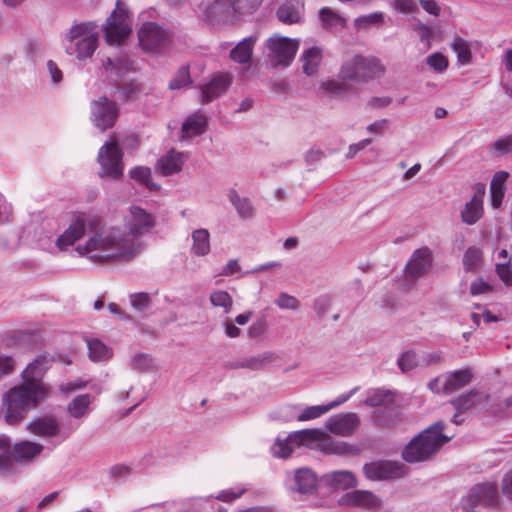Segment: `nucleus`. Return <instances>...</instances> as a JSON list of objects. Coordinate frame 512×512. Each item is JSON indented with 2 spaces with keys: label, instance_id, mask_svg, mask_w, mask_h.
I'll use <instances>...</instances> for the list:
<instances>
[{
  "label": "nucleus",
  "instance_id": "obj_56",
  "mask_svg": "<svg viewBox=\"0 0 512 512\" xmlns=\"http://www.w3.org/2000/svg\"><path fill=\"white\" fill-rule=\"evenodd\" d=\"M268 328L267 320L265 317H261L255 322L252 323V325L248 329V335L250 338L254 339L261 335H263Z\"/></svg>",
  "mask_w": 512,
  "mask_h": 512
},
{
  "label": "nucleus",
  "instance_id": "obj_19",
  "mask_svg": "<svg viewBox=\"0 0 512 512\" xmlns=\"http://www.w3.org/2000/svg\"><path fill=\"white\" fill-rule=\"evenodd\" d=\"M318 477L309 468H299L295 471L289 488L293 492L311 495L317 491Z\"/></svg>",
  "mask_w": 512,
  "mask_h": 512
},
{
  "label": "nucleus",
  "instance_id": "obj_53",
  "mask_svg": "<svg viewBox=\"0 0 512 512\" xmlns=\"http://www.w3.org/2000/svg\"><path fill=\"white\" fill-rule=\"evenodd\" d=\"M275 304L281 309L296 310L298 309L300 302L296 297L285 292H281L275 300Z\"/></svg>",
  "mask_w": 512,
  "mask_h": 512
},
{
  "label": "nucleus",
  "instance_id": "obj_21",
  "mask_svg": "<svg viewBox=\"0 0 512 512\" xmlns=\"http://www.w3.org/2000/svg\"><path fill=\"white\" fill-rule=\"evenodd\" d=\"M86 229V221L83 215H78L69 227L57 239V246L60 250L67 249L79 240Z\"/></svg>",
  "mask_w": 512,
  "mask_h": 512
},
{
  "label": "nucleus",
  "instance_id": "obj_28",
  "mask_svg": "<svg viewBox=\"0 0 512 512\" xmlns=\"http://www.w3.org/2000/svg\"><path fill=\"white\" fill-rule=\"evenodd\" d=\"M255 42L256 38L251 36L243 39L230 51V58L240 64L248 63L251 59Z\"/></svg>",
  "mask_w": 512,
  "mask_h": 512
},
{
  "label": "nucleus",
  "instance_id": "obj_37",
  "mask_svg": "<svg viewBox=\"0 0 512 512\" xmlns=\"http://www.w3.org/2000/svg\"><path fill=\"white\" fill-rule=\"evenodd\" d=\"M97 25L93 21L82 22L79 24H75L71 27L68 33V39L70 42H74L75 40L82 39L90 34H98L95 32Z\"/></svg>",
  "mask_w": 512,
  "mask_h": 512
},
{
  "label": "nucleus",
  "instance_id": "obj_45",
  "mask_svg": "<svg viewBox=\"0 0 512 512\" xmlns=\"http://www.w3.org/2000/svg\"><path fill=\"white\" fill-rule=\"evenodd\" d=\"M398 366L404 373L413 370L420 364L418 355L413 350L403 352L398 358Z\"/></svg>",
  "mask_w": 512,
  "mask_h": 512
},
{
  "label": "nucleus",
  "instance_id": "obj_18",
  "mask_svg": "<svg viewBox=\"0 0 512 512\" xmlns=\"http://www.w3.org/2000/svg\"><path fill=\"white\" fill-rule=\"evenodd\" d=\"M341 505L377 510L382 507L381 499L367 490H354L345 493L340 499Z\"/></svg>",
  "mask_w": 512,
  "mask_h": 512
},
{
  "label": "nucleus",
  "instance_id": "obj_54",
  "mask_svg": "<svg viewBox=\"0 0 512 512\" xmlns=\"http://www.w3.org/2000/svg\"><path fill=\"white\" fill-rule=\"evenodd\" d=\"M427 64L436 72H443L448 67V59L441 53H433L426 59Z\"/></svg>",
  "mask_w": 512,
  "mask_h": 512
},
{
  "label": "nucleus",
  "instance_id": "obj_47",
  "mask_svg": "<svg viewBox=\"0 0 512 512\" xmlns=\"http://www.w3.org/2000/svg\"><path fill=\"white\" fill-rule=\"evenodd\" d=\"M481 250L476 247H469L463 256L464 269L467 271H474L477 269L481 262Z\"/></svg>",
  "mask_w": 512,
  "mask_h": 512
},
{
  "label": "nucleus",
  "instance_id": "obj_41",
  "mask_svg": "<svg viewBox=\"0 0 512 512\" xmlns=\"http://www.w3.org/2000/svg\"><path fill=\"white\" fill-rule=\"evenodd\" d=\"M346 19L328 7H322V27L326 28H344Z\"/></svg>",
  "mask_w": 512,
  "mask_h": 512
},
{
  "label": "nucleus",
  "instance_id": "obj_15",
  "mask_svg": "<svg viewBox=\"0 0 512 512\" xmlns=\"http://www.w3.org/2000/svg\"><path fill=\"white\" fill-rule=\"evenodd\" d=\"M432 262V253L428 247L415 250L405 266V279L415 280L424 276L432 267Z\"/></svg>",
  "mask_w": 512,
  "mask_h": 512
},
{
  "label": "nucleus",
  "instance_id": "obj_25",
  "mask_svg": "<svg viewBox=\"0 0 512 512\" xmlns=\"http://www.w3.org/2000/svg\"><path fill=\"white\" fill-rule=\"evenodd\" d=\"M71 43L73 44V53L76 55V57L79 60H85L87 58H90L94 54L98 46V34H90L86 37H83L82 39L75 40ZM71 49L72 46L68 47L69 53L72 54V52L70 51Z\"/></svg>",
  "mask_w": 512,
  "mask_h": 512
},
{
  "label": "nucleus",
  "instance_id": "obj_27",
  "mask_svg": "<svg viewBox=\"0 0 512 512\" xmlns=\"http://www.w3.org/2000/svg\"><path fill=\"white\" fill-rule=\"evenodd\" d=\"M303 73L307 76H314L320 69V47L313 46L306 49L301 57Z\"/></svg>",
  "mask_w": 512,
  "mask_h": 512
},
{
  "label": "nucleus",
  "instance_id": "obj_20",
  "mask_svg": "<svg viewBox=\"0 0 512 512\" xmlns=\"http://www.w3.org/2000/svg\"><path fill=\"white\" fill-rule=\"evenodd\" d=\"M232 83L229 73L216 74L207 84L201 86L202 103H209L223 95Z\"/></svg>",
  "mask_w": 512,
  "mask_h": 512
},
{
  "label": "nucleus",
  "instance_id": "obj_31",
  "mask_svg": "<svg viewBox=\"0 0 512 512\" xmlns=\"http://www.w3.org/2000/svg\"><path fill=\"white\" fill-rule=\"evenodd\" d=\"M13 470V453L11 439L4 434L0 435V473L6 474Z\"/></svg>",
  "mask_w": 512,
  "mask_h": 512
},
{
  "label": "nucleus",
  "instance_id": "obj_49",
  "mask_svg": "<svg viewBox=\"0 0 512 512\" xmlns=\"http://www.w3.org/2000/svg\"><path fill=\"white\" fill-rule=\"evenodd\" d=\"M263 0H231L232 8L240 14L253 13Z\"/></svg>",
  "mask_w": 512,
  "mask_h": 512
},
{
  "label": "nucleus",
  "instance_id": "obj_35",
  "mask_svg": "<svg viewBox=\"0 0 512 512\" xmlns=\"http://www.w3.org/2000/svg\"><path fill=\"white\" fill-rule=\"evenodd\" d=\"M451 48L457 56V61L461 65L470 63L472 54L469 43L461 37H455L451 42Z\"/></svg>",
  "mask_w": 512,
  "mask_h": 512
},
{
  "label": "nucleus",
  "instance_id": "obj_42",
  "mask_svg": "<svg viewBox=\"0 0 512 512\" xmlns=\"http://www.w3.org/2000/svg\"><path fill=\"white\" fill-rule=\"evenodd\" d=\"M483 215V205L467 202L461 212V219L467 225L475 224Z\"/></svg>",
  "mask_w": 512,
  "mask_h": 512
},
{
  "label": "nucleus",
  "instance_id": "obj_6",
  "mask_svg": "<svg viewBox=\"0 0 512 512\" xmlns=\"http://www.w3.org/2000/svg\"><path fill=\"white\" fill-rule=\"evenodd\" d=\"M320 445V428L293 431L285 439L276 438L271 452L277 458H289L295 448H312Z\"/></svg>",
  "mask_w": 512,
  "mask_h": 512
},
{
  "label": "nucleus",
  "instance_id": "obj_64",
  "mask_svg": "<svg viewBox=\"0 0 512 512\" xmlns=\"http://www.w3.org/2000/svg\"><path fill=\"white\" fill-rule=\"evenodd\" d=\"M508 177H509V174L506 171L496 172L491 180L490 187H492V185L495 184V188L497 190L505 191V183H506Z\"/></svg>",
  "mask_w": 512,
  "mask_h": 512
},
{
  "label": "nucleus",
  "instance_id": "obj_9",
  "mask_svg": "<svg viewBox=\"0 0 512 512\" xmlns=\"http://www.w3.org/2000/svg\"><path fill=\"white\" fill-rule=\"evenodd\" d=\"M270 50V60L274 67H288L299 48V40L274 35L267 40Z\"/></svg>",
  "mask_w": 512,
  "mask_h": 512
},
{
  "label": "nucleus",
  "instance_id": "obj_13",
  "mask_svg": "<svg viewBox=\"0 0 512 512\" xmlns=\"http://www.w3.org/2000/svg\"><path fill=\"white\" fill-rule=\"evenodd\" d=\"M489 394L471 389L468 393L462 394L454 400L449 402V405L456 410V413L451 417V422L460 425L464 422V418L461 415L473 408L485 406L488 403Z\"/></svg>",
  "mask_w": 512,
  "mask_h": 512
},
{
  "label": "nucleus",
  "instance_id": "obj_1",
  "mask_svg": "<svg viewBox=\"0 0 512 512\" xmlns=\"http://www.w3.org/2000/svg\"><path fill=\"white\" fill-rule=\"evenodd\" d=\"M132 219L128 231L117 227L102 229L90 237L85 245H79L80 255H88L96 261L125 260L129 261L141 246L139 237L147 233L154 225V217L138 206L130 208Z\"/></svg>",
  "mask_w": 512,
  "mask_h": 512
},
{
  "label": "nucleus",
  "instance_id": "obj_36",
  "mask_svg": "<svg viewBox=\"0 0 512 512\" xmlns=\"http://www.w3.org/2000/svg\"><path fill=\"white\" fill-rule=\"evenodd\" d=\"M277 359L274 352L267 351L257 356L244 359V365L250 370H260Z\"/></svg>",
  "mask_w": 512,
  "mask_h": 512
},
{
  "label": "nucleus",
  "instance_id": "obj_34",
  "mask_svg": "<svg viewBox=\"0 0 512 512\" xmlns=\"http://www.w3.org/2000/svg\"><path fill=\"white\" fill-rule=\"evenodd\" d=\"M229 200L236 209L239 216L243 219H249L254 214V208L250 200L246 197L241 198L237 191L232 189L229 192Z\"/></svg>",
  "mask_w": 512,
  "mask_h": 512
},
{
  "label": "nucleus",
  "instance_id": "obj_57",
  "mask_svg": "<svg viewBox=\"0 0 512 512\" xmlns=\"http://www.w3.org/2000/svg\"><path fill=\"white\" fill-rule=\"evenodd\" d=\"M391 6L401 13H410L417 9V4L414 0H391Z\"/></svg>",
  "mask_w": 512,
  "mask_h": 512
},
{
  "label": "nucleus",
  "instance_id": "obj_48",
  "mask_svg": "<svg viewBox=\"0 0 512 512\" xmlns=\"http://www.w3.org/2000/svg\"><path fill=\"white\" fill-rule=\"evenodd\" d=\"M276 14L278 19L285 24H294L300 19L299 12L292 5H281Z\"/></svg>",
  "mask_w": 512,
  "mask_h": 512
},
{
  "label": "nucleus",
  "instance_id": "obj_63",
  "mask_svg": "<svg viewBox=\"0 0 512 512\" xmlns=\"http://www.w3.org/2000/svg\"><path fill=\"white\" fill-rule=\"evenodd\" d=\"M492 290V287L483 281V279H476L470 285V293L472 295H480Z\"/></svg>",
  "mask_w": 512,
  "mask_h": 512
},
{
  "label": "nucleus",
  "instance_id": "obj_5",
  "mask_svg": "<svg viewBox=\"0 0 512 512\" xmlns=\"http://www.w3.org/2000/svg\"><path fill=\"white\" fill-rule=\"evenodd\" d=\"M140 46L147 52L163 53L167 50H177V42L181 37L162 28L154 22L144 23L138 31Z\"/></svg>",
  "mask_w": 512,
  "mask_h": 512
},
{
  "label": "nucleus",
  "instance_id": "obj_24",
  "mask_svg": "<svg viewBox=\"0 0 512 512\" xmlns=\"http://www.w3.org/2000/svg\"><path fill=\"white\" fill-rule=\"evenodd\" d=\"M446 385L448 386L449 394H452L467 385H469L474 378V371L472 368H465L445 373Z\"/></svg>",
  "mask_w": 512,
  "mask_h": 512
},
{
  "label": "nucleus",
  "instance_id": "obj_43",
  "mask_svg": "<svg viewBox=\"0 0 512 512\" xmlns=\"http://www.w3.org/2000/svg\"><path fill=\"white\" fill-rule=\"evenodd\" d=\"M192 83L189 66L183 65L177 70L174 78L169 82V88L171 90H177L190 86Z\"/></svg>",
  "mask_w": 512,
  "mask_h": 512
},
{
  "label": "nucleus",
  "instance_id": "obj_59",
  "mask_svg": "<svg viewBox=\"0 0 512 512\" xmlns=\"http://www.w3.org/2000/svg\"><path fill=\"white\" fill-rule=\"evenodd\" d=\"M320 417V405L306 407L303 411L297 414L296 420L303 422Z\"/></svg>",
  "mask_w": 512,
  "mask_h": 512
},
{
  "label": "nucleus",
  "instance_id": "obj_11",
  "mask_svg": "<svg viewBox=\"0 0 512 512\" xmlns=\"http://www.w3.org/2000/svg\"><path fill=\"white\" fill-rule=\"evenodd\" d=\"M53 361H55V358L48 353L38 355L22 371V383L33 387H43L45 395L49 396L51 387L43 381V377Z\"/></svg>",
  "mask_w": 512,
  "mask_h": 512
},
{
  "label": "nucleus",
  "instance_id": "obj_30",
  "mask_svg": "<svg viewBox=\"0 0 512 512\" xmlns=\"http://www.w3.org/2000/svg\"><path fill=\"white\" fill-rule=\"evenodd\" d=\"M191 253L196 256H206L210 252V234L207 229H196L192 232Z\"/></svg>",
  "mask_w": 512,
  "mask_h": 512
},
{
  "label": "nucleus",
  "instance_id": "obj_51",
  "mask_svg": "<svg viewBox=\"0 0 512 512\" xmlns=\"http://www.w3.org/2000/svg\"><path fill=\"white\" fill-rule=\"evenodd\" d=\"M153 366V359L149 354L138 353L131 360V367L140 372H146Z\"/></svg>",
  "mask_w": 512,
  "mask_h": 512
},
{
  "label": "nucleus",
  "instance_id": "obj_8",
  "mask_svg": "<svg viewBox=\"0 0 512 512\" xmlns=\"http://www.w3.org/2000/svg\"><path fill=\"white\" fill-rule=\"evenodd\" d=\"M499 504L498 487L493 482L474 485L470 492L461 500V506L467 512H475L479 505L486 508H497Z\"/></svg>",
  "mask_w": 512,
  "mask_h": 512
},
{
  "label": "nucleus",
  "instance_id": "obj_33",
  "mask_svg": "<svg viewBox=\"0 0 512 512\" xmlns=\"http://www.w3.org/2000/svg\"><path fill=\"white\" fill-rule=\"evenodd\" d=\"M89 358L94 361H106L112 357V350L96 338L87 340Z\"/></svg>",
  "mask_w": 512,
  "mask_h": 512
},
{
  "label": "nucleus",
  "instance_id": "obj_23",
  "mask_svg": "<svg viewBox=\"0 0 512 512\" xmlns=\"http://www.w3.org/2000/svg\"><path fill=\"white\" fill-rule=\"evenodd\" d=\"M208 121L205 115L200 112L189 115L181 127L183 138H190L202 135L207 128Z\"/></svg>",
  "mask_w": 512,
  "mask_h": 512
},
{
  "label": "nucleus",
  "instance_id": "obj_60",
  "mask_svg": "<svg viewBox=\"0 0 512 512\" xmlns=\"http://www.w3.org/2000/svg\"><path fill=\"white\" fill-rule=\"evenodd\" d=\"M493 147L498 155H503L512 151V134L495 141Z\"/></svg>",
  "mask_w": 512,
  "mask_h": 512
},
{
  "label": "nucleus",
  "instance_id": "obj_50",
  "mask_svg": "<svg viewBox=\"0 0 512 512\" xmlns=\"http://www.w3.org/2000/svg\"><path fill=\"white\" fill-rule=\"evenodd\" d=\"M332 480L335 482L337 487L349 488L357 485L356 479L353 473L349 471H337L333 472Z\"/></svg>",
  "mask_w": 512,
  "mask_h": 512
},
{
  "label": "nucleus",
  "instance_id": "obj_10",
  "mask_svg": "<svg viewBox=\"0 0 512 512\" xmlns=\"http://www.w3.org/2000/svg\"><path fill=\"white\" fill-rule=\"evenodd\" d=\"M119 116L117 103L106 96L99 97L91 102L90 119L93 125L104 132L112 128Z\"/></svg>",
  "mask_w": 512,
  "mask_h": 512
},
{
  "label": "nucleus",
  "instance_id": "obj_3",
  "mask_svg": "<svg viewBox=\"0 0 512 512\" xmlns=\"http://www.w3.org/2000/svg\"><path fill=\"white\" fill-rule=\"evenodd\" d=\"M48 397L43 387L24 383L13 386L2 397L1 413L4 421L9 425L19 424Z\"/></svg>",
  "mask_w": 512,
  "mask_h": 512
},
{
  "label": "nucleus",
  "instance_id": "obj_32",
  "mask_svg": "<svg viewBox=\"0 0 512 512\" xmlns=\"http://www.w3.org/2000/svg\"><path fill=\"white\" fill-rule=\"evenodd\" d=\"M129 176L150 191H158L161 188L153 181L151 169L147 166L134 167L129 171Z\"/></svg>",
  "mask_w": 512,
  "mask_h": 512
},
{
  "label": "nucleus",
  "instance_id": "obj_14",
  "mask_svg": "<svg viewBox=\"0 0 512 512\" xmlns=\"http://www.w3.org/2000/svg\"><path fill=\"white\" fill-rule=\"evenodd\" d=\"M365 477L372 481L391 480L403 474V466L397 462L374 461L363 466Z\"/></svg>",
  "mask_w": 512,
  "mask_h": 512
},
{
  "label": "nucleus",
  "instance_id": "obj_7",
  "mask_svg": "<svg viewBox=\"0 0 512 512\" xmlns=\"http://www.w3.org/2000/svg\"><path fill=\"white\" fill-rule=\"evenodd\" d=\"M123 155L115 137L106 141L99 149L97 156L100 165L99 177L115 181L120 180L124 173Z\"/></svg>",
  "mask_w": 512,
  "mask_h": 512
},
{
  "label": "nucleus",
  "instance_id": "obj_17",
  "mask_svg": "<svg viewBox=\"0 0 512 512\" xmlns=\"http://www.w3.org/2000/svg\"><path fill=\"white\" fill-rule=\"evenodd\" d=\"M27 431L31 434L42 438H54L61 432V424L54 414H46L37 416L26 426Z\"/></svg>",
  "mask_w": 512,
  "mask_h": 512
},
{
  "label": "nucleus",
  "instance_id": "obj_46",
  "mask_svg": "<svg viewBox=\"0 0 512 512\" xmlns=\"http://www.w3.org/2000/svg\"><path fill=\"white\" fill-rule=\"evenodd\" d=\"M210 302L215 307H222L225 313L231 311L233 299L227 291L218 290L210 295Z\"/></svg>",
  "mask_w": 512,
  "mask_h": 512
},
{
  "label": "nucleus",
  "instance_id": "obj_62",
  "mask_svg": "<svg viewBox=\"0 0 512 512\" xmlns=\"http://www.w3.org/2000/svg\"><path fill=\"white\" fill-rule=\"evenodd\" d=\"M496 272L507 286H512V268L508 264H497Z\"/></svg>",
  "mask_w": 512,
  "mask_h": 512
},
{
  "label": "nucleus",
  "instance_id": "obj_55",
  "mask_svg": "<svg viewBox=\"0 0 512 512\" xmlns=\"http://www.w3.org/2000/svg\"><path fill=\"white\" fill-rule=\"evenodd\" d=\"M428 388L435 394H449L448 386L446 385L445 374L432 379L428 383Z\"/></svg>",
  "mask_w": 512,
  "mask_h": 512
},
{
  "label": "nucleus",
  "instance_id": "obj_52",
  "mask_svg": "<svg viewBox=\"0 0 512 512\" xmlns=\"http://www.w3.org/2000/svg\"><path fill=\"white\" fill-rule=\"evenodd\" d=\"M131 305L138 311H145L150 308L152 299L148 293L140 292L130 295Z\"/></svg>",
  "mask_w": 512,
  "mask_h": 512
},
{
  "label": "nucleus",
  "instance_id": "obj_39",
  "mask_svg": "<svg viewBox=\"0 0 512 512\" xmlns=\"http://www.w3.org/2000/svg\"><path fill=\"white\" fill-rule=\"evenodd\" d=\"M122 99L126 101H135L139 98L143 87L137 81H129L120 83L118 86Z\"/></svg>",
  "mask_w": 512,
  "mask_h": 512
},
{
  "label": "nucleus",
  "instance_id": "obj_16",
  "mask_svg": "<svg viewBox=\"0 0 512 512\" xmlns=\"http://www.w3.org/2000/svg\"><path fill=\"white\" fill-rule=\"evenodd\" d=\"M359 425L360 418L356 413L332 415L325 422L326 430L339 436L352 435Z\"/></svg>",
  "mask_w": 512,
  "mask_h": 512
},
{
  "label": "nucleus",
  "instance_id": "obj_22",
  "mask_svg": "<svg viewBox=\"0 0 512 512\" xmlns=\"http://www.w3.org/2000/svg\"><path fill=\"white\" fill-rule=\"evenodd\" d=\"M182 165V153L171 150L158 159L156 170L163 176H170L179 173L182 170Z\"/></svg>",
  "mask_w": 512,
  "mask_h": 512
},
{
  "label": "nucleus",
  "instance_id": "obj_44",
  "mask_svg": "<svg viewBox=\"0 0 512 512\" xmlns=\"http://www.w3.org/2000/svg\"><path fill=\"white\" fill-rule=\"evenodd\" d=\"M384 23V14L382 12H373L362 15L354 20L356 29H368L373 25H382Z\"/></svg>",
  "mask_w": 512,
  "mask_h": 512
},
{
  "label": "nucleus",
  "instance_id": "obj_12",
  "mask_svg": "<svg viewBox=\"0 0 512 512\" xmlns=\"http://www.w3.org/2000/svg\"><path fill=\"white\" fill-rule=\"evenodd\" d=\"M127 11L124 8V3L120 0L116 2V8L111 15L107 18L106 24L103 26V31L107 43L114 44L120 43L125 37L129 35L131 29L126 25Z\"/></svg>",
  "mask_w": 512,
  "mask_h": 512
},
{
  "label": "nucleus",
  "instance_id": "obj_29",
  "mask_svg": "<svg viewBox=\"0 0 512 512\" xmlns=\"http://www.w3.org/2000/svg\"><path fill=\"white\" fill-rule=\"evenodd\" d=\"M322 453L325 454H357L358 449L354 446H350L344 442L334 441L331 437L327 436L322 432Z\"/></svg>",
  "mask_w": 512,
  "mask_h": 512
},
{
  "label": "nucleus",
  "instance_id": "obj_2",
  "mask_svg": "<svg viewBox=\"0 0 512 512\" xmlns=\"http://www.w3.org/2000/svg\"><path fill=\"white\" fill-rule=\"evenodd\" d=\"M385 71L379 58L355 54L343 62L338 79L322 82V90L338 97H347L355 92L354 84H365L380 78Z\"/></svg>",
  "mask_w": 512,
  "mask_h": 512
},
{
  "label": "nucleus",
  "instance_id": "obj_61",
  "mask_svg": "<svg viewBox=\"0 0 512 512\" xmlns=\"http://www.w3.org/2000/svg\"><path fill=\"white\" fill-rule=\"evenodd\" d=\"M501 492L504 497L512 501V468L509 469L502 478Z\"/></svg>",
  "mask_w": 512,
  "mask_h": 512
},
{
  "label": "nucleus",
  "instance_id": "obj_38",
  "mask_svg": "<svg viewBox=\"0 0 512 512\" xmlns=\"http://www.w3.org/2000/svg\"><path fill=\"white\" fill-rule=\"evenodd\" d=\"M90 395L89 394H82L77 397H75L69 404H68V412L71 417L73 418H80L85 413L86 410L90 404Z\"/></svg>",
  "mask_w": 512,
  "mask_h": 512
},
{
  "label": "nucleus",
  "instance_id": "obj_26",
  "mask_svg": "<svg viewBox=\"0 0 512 512\" xmlns=\"http://www.w3.org/2000/svg\"><path fill=\"white\" fill-rule=\"evenodd\" d=\"M43 448V445L28 440L15 443L12 450L13 460L30 461L40 455Z\"/></svg>",
  "mask_w": 512,
  "mask_h": 512
},
{
  "label": "nucleus",
  "instance_id": "obj_4",
  "mask_svg": "<svg viewBox=\"0 0 512 512\" xmlns=\"http://www.w3.org/2000/svg\"><path fill=\"white\" fill-rule=\"evenodd\" d=\"M445 423L439 420L415 436L403 449L402 457L408 463L430 460L453 435L443 434Z\"/></svg>",
  "mask_w": 512,
  "mask_h": 512
},
{
  "label": "nucleus",
  "instance_id": "obj_40",
  "mask_svg": "<svg viewBox=\"0 0 512 512\" xmlns=\"http://www.w3.org/2000/svg\"><path fill=\"white\" fill-rule=\"evenodd\" d=\"M393 401L394 395L391 391L378 389L365 399L364 404L369 407H378L388 405Z\"/></svg>",
  "mask_w": 512,
  "mask_h": 512
},
{
  "label": "nucleus",
  "instance_id": "obj_58",
  "mask_svg": "<svg viewBox=\"0 0 512 512\" xmlns=\"http://www.w3.org/2000/svg\"><path fill=\"white\" fill-rule=\"evenodd\" d=\"M15 369V361L11 356L0 352V378L11 374Z\"/></svg>",
  "mask_w": 512,
  "mask_h": 512
}]
</instances>
